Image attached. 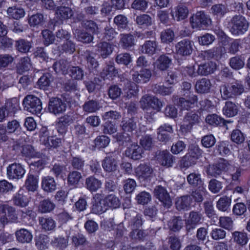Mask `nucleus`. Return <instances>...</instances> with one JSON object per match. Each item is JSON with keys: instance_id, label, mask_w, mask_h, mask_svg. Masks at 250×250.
<instances>
[{"instance_id": "obj_1", "label": "nucleus", "mask_w": 250, "mask_h": 250, "mask_svg": "<svg viewBox=\"0 0 250 250\" xmlns=\"http://www.w3.org/2000/svg\"><path fill=\"white\" fill-rule=\"evenodd\" d=\"M219 90L222 98L226 100L229 99L236 98L244 92L245 88L241 82L237 81L222 84L220 86Z\"/></svg>"}, {"instance_id": "obj_2", "label": "nucleus", "mask_w": 250, "mask_h": 250, "mask_svg": "<svg viewBox=\"0 0 250 250\" xmlns=\"http://www.w3.org/2000/svg\"><path fill=\"white\" fill-rule=\"evenodd\" d=\"M23 109L33 114H39L42 110V104L41 100L33 95H28L22 101Z\"/></svg>"}, {"instance_id": "obj_3", "label": "nucleus", "mask_w": 250, "mask_h": 250, "mask_svg": "<svg viewBox=\"0 0 250 250\" xmlns=\"http://www.w3.org/2000/svg\"><path fill=\"white\" fill-rule=\"evenodd\" d=\"M249 24L245 18L241 15L234 16L229 22L230 31L235 35L244 34L248 29Z\"/></svg>"}, {"instance_id": "obj_4", "label": "nucleus", "mask_w": 250, "mask_h": 250, "mask_svg": "<svg viewBox=\"0 0 250 250\" xmlns=\"http://www.w3.org/2000/svg\"><path fill=\"white\" fill-rule=\"evenodd\" d=\"M140 103L141 108L147 111L152 108L159 111L163 106L162 103L157 97L148 94L141 98Z\"/></svg>"}, {"instance_id": "obj_5", "label": "nucleus", "mask_w": 250, "mask_h": 250, "mask_svg": "<svg viewBox=\"0 0 250 250\" xmlns=\"http://www.w3.org/2000/svg\"><path fill=\"white\" fill-rule=\"evenodd\" d=\"M200 118L193 111L187 112L184 116L181 123L180 129L184 133H187L191 130L193 125L200 122Z\"/></svg>"}, {"instance_id": "obj_6", "label": "nucleus", "mask_w": 250, "mask_h": 250, "mask_svg": "<svg viewBox=\"0 0 250 250\" xmlns=\"http://www.w3.org/2000/svg\"><path fill=\"white\" fill-rule=\"evenodd\" d=\"M190 22L193 28L201 29L208 26L211 20L204 12L199 11L190 17Z\"/></svg>"}, {"instance_id": "obj_7", "label": "nucleus", "mask_w": 250, "mask_h": 250, "mask_svg": "<svg viewBox=\"0 0 250 250\" xmlns=\"http://www.w3.org/2000/svg\"><path fill=\"white\" fill-rule=\"evenodd\" d=\"M231 167V161L223 159L218 164L209 165L207 168V172L208 175L216 177L223 171L229 170Z\"/></svg>"}, {"instance_id": "obj_8", "label": "nucleus", "mask_w": 250, "mask_h": 250, "mask_svg": "<svg viewBox=\"0 0 250 250\" xmlns=\"http://www.w3.org/2000/svg\"><path fill=\"white\" fill-rule=\"evenodd\" d=\"M2 214L0 217V223L5 226L9 222H15L17 219V215L14 208L7 205L1 206Z\"/></svg>"}, {"instance_id": "obj_9", "label": "nucleus", "mask_w": 250, "mask_h": 250, "mask_svg": "<svg viewBox=\"0 0 250 250\" xmlns=\"http://www.w3.org/2000/svg\"><path fill=\"white\" fill-rule=\"evenodd\" d=\"M194 43L188 39H184L178 42L175 45L177 54L181 56H188L193 50Z\"/></svg>"}, {"instance_id": "obj_10", "label": "nucleus", "mask_w": 250, "mask_h": 250, "mask_svg": "<svg viewBox=\"0 0 250 250\" xmlns=\"http://www.w3.org/2000/svg\"><path fill=\"white\" fill-rule=\"evenodd\" d=\"M107 210L105 197L102 193H96L93 197L91 211L95 214H101Z\"/></svg>"}, {"instance_id": "obj_11", "label": "nucleus", "mask_w": 250, "mask_h": 250, "mask_svg": "<svg viewBox=\"0 0 250 250\" xmlns=\"http://www.w3.org/2000/svg\"><path fill=\"white\" fill-rule=\"evenodd\" d=\"M25 173L24 168L19 163H13L7 167V174L10 179H21Z\"/></svg>"}, {"instance_id": "obj_12", "label": "nucleus", "mask_w": 250, "mask_h": 250, "mask_svg": "<svg viewBox=\"0 0 250 250\" xmlns=\"http://www.w3.org/2000/svg\"><path fill=\"white\" fill-rule=\"evenodd\" d=\"M66 107V104L62 99L58 98L50 99L48 106L49 112L54 115L59 114L64 112Z\"/></svg>"}, {"instance_id": "obj_13", "label": "nucleus", "mask_w": 250, "mask_h": 250, "mask_svg": "<svg viewBox=\"0 0 250 250\" xmlns=\"http://www.w3.org/2000/svg\"><path fill=\"white\" fill-rule=\"evenodd\" d=\"M203 220V215L199 211H192L189 214L186 222V228L188 231L195 228L197 225L201 224Z\"/></svg>"}, {"instance_id": "obj_14", "label": "nucleus", "mask_w": 250, "mask_h": 250, "mask_svg": "<svg viewBox=\"0 0 250 250\" xmlns=\"http://www.w3.org/2000/svg\"><path fill=\"white\" fill-rule=\"evenodd\" d=\"M174 100H177V105L181 108V109L188 110L192 107L194 104L197 102V97L193 93H190L189 95L184 98H178L175 97Z\"/></svg>"}, {"instance_id": "obj_15", "label": "nucleus", "mask_w": 250, "mask_h": 250, "mask_svg": "<svg viewBox=\"0 0 250 250\" xmlns=\"http://www.w3.org/2000/svg\"><path fill=\"white\" fill-rule=\"evenodd\" d=\"M130 74L133 81L137 83L147 82L152 75L151 71L148 69H142L139 73L132 69L130 71Z\"/></svg>"}, {"instance_id": "obj_16", "label": "nucleus", "mask_w": 250, "mask_h": 250, "mask_svg": "<svg viewBox=\"0 0 250 250\" xmlns=\"http://www.w3.org/2000/svg\"><path fill=\"white\" fill-rule=\"evenodd\" d=\"M154 196L165 206H169L171 201L166 189L161 186H157L154 190Z\"/></svg>"}, {"instance_id": "obj_17", "label": "nucleus", "mask_w": 250, "mask_h": 250, "mask_svg": "<svg viewBox=\"0 0 250 250\" xmlns=\"http://www.w3.org/2000/svg\"><path fill=\"white\" fill-rule=\"evenodd\" d=\"M156 158L160 165L167 167H171L175 162V157L167 150L160 151Z\"/></svg>"}, {"instance_id": "obj_18", "label": "nucleus", "mask_w": 250, "mask_h": 250, "mask_svg": "<svg viewBox=\"0 0 250 250\" xmlns=\"http://www.w3.org/2000/svg\"><path fill=\"white\" fill-rule=\"evenodd\" d=\"M143 153L142 148L136 143L131 144L125 151V156L134 160L140 159Z\"/></svg>"}, {"instance_id": "obj_19", "label": "nucleus", "mask_w": 250, "mask_h": 250, "mask_svg": "<svg viewBox=\"0 0 250 250\" xmlns=\"http://www.w3.org/2000/svg\"><path fill=\"white\" fill-rule=\"evenodd\" d=\"M73 122L72 117L68 114L64 115L58 119L56 123V127L58 131L61 134L64 133L67 127Z\"/></svg>"}, {"instance_id": "obj_20", "label": "nucleus", "mask_w": 250, "mask_h": 250, "mask_svg": "<svg viewBox=\"0 0 250 250\" xmlns=\"http://www.w3.org/2000/svg\"><path fill=\"white\" fill-rule=\"evenodd\" d=\"M135 172L140 179L146 180L151 176L153 169L149 164L144 163L139 165L135 168Z\"/></svg>"}, {"instance_id": "obj_21", "label": "nucleus", "mask_w": 250, "mask_h": 250, "mask_svg": "<svg viewBox=\"0 0 250 250\" xmlns=\"http://www.w3.org/2000/svg\"><path fill=\"white\" fill-rule=\"evenodd\" d=\"M41 186L42 189L46 192H53L57 188V184L54 178L50 176L42 178Z\"/></svg>"}, {"instance_id": "obj_22", "label": "nucleus", "mask_w": 250, "mask_h": 250, "mask_svg": "<svg viewBox=\"0 0 250 250\" xmlns=\"http://www.w3.org/2000/svg\"><path fill=\"white\" fill-rule=\"evenodd\" d=\"M216 68V63L210 61L199 65L197 73L200 75L206 76L213 73Z\"/></svg>"}, {"instance_id": "obj_23", "label": "nucleus", "mask_w": 250, "mask_h": 250, "mask_svg": "<svg viewBox=\"0 0 250 250\" xmlns=\"http://www.w3.org/2000/svg\"><path fill=\"white\" fill-rule=\"evenodd\" d=\"M120 43L125 49H128L135 45L134 36L131 34H121L120 35Z\"/></svg>"}, {"instance_id": "obj_24", "label": "nucleus", "mask_w": 250, "mask_h": 250, "mask_svg": "<svg viewBox=\"0 0 250 250\" xmlns=\"http://www.w3.org/2000/svg\"><path fill=\"white\" fill-rule=\"evenodd\" d=\"M85 187L90 192H96L101 188L102 183L101 180L93 176H90L85 179Z\"/></svg>"}, {"instance_id": "obj_25", "label": "nucleus", "mask_w": 250, "mask_h": 250, "mask_svg": "<svg viewBox=\"0 0 250 250\" xmlns=\"http://www.w3.org/2000/svg\"><path fill=\"white\" fill-rule=\"evenodd\" d=\"M100 55L104 59L110 55L113 50V45L106 42H101L96 45Z\"/></svg>"}, {"instance_id": "obj_26", "label": "nucleus", "mask_w": 250, "mask_h": 250, "mask_svg": "<svg viewBox=\"0 0 250 250\" xmlns=\"http://www.w3.org/2000/svg\"><path fill=\"white\" fill-rule=\"evenodd\" d=\"M102 167L107 172H114L118 167L117 161L112 157H106L102 162Z\"/></svg>"}, {"instance_id": "obj_27", "label": "nucleus", "mask_w": 250, "mask_h": 250, "mask_svg": "<svg viewBox=\"0 0 250 250\" xmlns=\"http://www.w3.org/2000/svg\"><path fill=\"white\" fill-rule=\"evenodd\" d=\"M172 59L166 54L160 55L155 62L157 68L161 71L167 70L171 64Z\"/></svg>"}, {"instance_id": "obj_28", "label": "nucleus", "mask_w": 250, "mask_h": 250, "mask_svg": "<svg viewBox=\"0 0 250 250\" xmlns=\"http://www.w3.org/2000/svg\"><path fill=\"white\" fill-rule=\"evenodd\" d=\"M211 84L210 80L202 78L198 80L195 85L196 91L199 93H208L210 91Z\"/></svg>"}, {"instance_id": "obj_29", "label": "nucleus", "mask_w": 250, "mask_h": 250, "mask_svg": "<svg viewBox=\"0 0 250 250\" xmlns=\"http://www.w3.org/2000/svg\"><path fill=\"white\" fill-rule=\"evenodd\" d=\"M17 240L20 243H30L33 238L31 232L26 229H21L16 232Z\"/></svg>"}, {"instance_id": "obj_30", "label": "nucleus", "mask_w": 250, "mask_h": 250, "mask_svg": "<svg viewBox=\"0 0 250 250\" xmlns=\"http://www.w3.org/2000/svg\"><path fill=\"white\" fill-rule=\"evenodd\" d=\"M191 203V198L189 196L185 195L177 198L175 205L179 210H188Z\"/></svg>"}, {"instance_id": "obj_31", "label": "nucleus", "mask_w": 250, "mask_h": 250, "mask_svg": "<svg viewBox=\"0 0 250 250\" xmlns=\"http://www.w3.org/2000/svg\"><path fill=\"white\" fill-rule=\"evenodd\" d=\"M120 126L123 131L126 132H132L137 128V123L133 118L123 119Z\"/></svg>"}, {"instance_id": "obj_32", "label": "nucleus", "mask_w": 250, "mask_h": 250, "mask_svg": "<svg viewBox=\"0 0 250 250\" xmlns=\"http://www.w3.org/2000/svg\"><path fill=\"white\" fill-rule=\"evenodd\" d=\"M174 11L172 12V16L175 14V18L177 21H180L186 19L188 14V10L187 7L182 4L178 5L175 8Z\"/></svg>"}, {"instance_id": "obj_33", "label": "nucleus", "mask_w": 250, "mask_h": 250, "mask_svg": "<svg viewBox=\"0 0 250 250\" xmlns=\"http://www.w3.org/2000/svg\"><path fill=\"white\" fill-rule=\"evenodd\" d=\"M69 62L66 60L62 59L56 62L53 67L57 73L65 74L67 73Z\"/></svg>"}, {"instance_id": "obj_34", "label": "nucleus", "mask_w": 250, "mask_h": 250, "mask_svg": "<svg viewBox=\"0 0 250 250\" xmlns=\"http://www.w3.org/2000/svg\"><path fill=\"white\" fill-rule=\"evenodd\" d=\"M7 14L9 17L15 19L19 20L23 18L25 15L24 10L18 6L9 7L7 10Z\"/></svg>"}, {"instance_id": "obj_35", "label": "nucleus", "mask_w": 250, "mask_h": 250, "mask_svg": "<svg viewBox=\"0 0 250 250\" xmlns=\"http://www.w3.org/2000/svg\"><path fill=\"white\" fill-rule=\"evenodd\" d=\"M2 106L9 115L14 114L18 110L19 103L16 98H13L6 100Z\"/></svg>"}, {"instance_id": "obj_36", "label": "nucleus", "mask_w": 250, "mask_h": 250, "mask_svg": "<svg viewBox=\"0 0 250 250\" xmlns=\"http://www.w3.org/2000/svg\"><path fill=\"white\" fill-rule=\"evenodd\" d=\"M206 122L213 126H223L226 125L227 123H230L229 121H225L216 114H210L206 118Z\"/></svg>"}, {"instance_id": "obj_37", "label": "nucleus", "mask_w": 250, "mask_h": 250, "mask_svg": "<svg viewBox=\"0 0 250 250\" xmlns=\"http://www.w3.org/2000/svg\"><path fill=\"white\" fill-rule=\"evenodd\" d=\"M38 177L32 174H28L25 182L26 188L29 190L34 191L38 187Z\"/></svg>"}, {"instance_id": "obj_38", "label": "nucleus", "mask_w": 250, "mask_h": 250, "mask_svg": "<svg viewBox=\"0 0 250 250\" xmlns=\"http://www.w3.org/2000/svg\"><path fill=\"white\" fill-rule=\"evenodd\" d=\"M55 208V204L50 199H46L41 201L39 205V211L42 213H48Z\"/></svg>"}, {"instance_id": "obj_39", "label": "nucleus", "mask_w": 250, "mask_h": 250, "mask_svg": "<svg viewBox=\"0 0 250 250\" xmlns=\"http://www.w3.org/2000/svg\"><path fill=\"white\" fill-rule=\"evenodd\" d=\"M238 110L237 106L235 103L230 101L226 102L223 109L224 114L229 117L235 116L237 114Z\"/></svg>"}, {"instance_id": "obj_40", "label": "nucleus", "mask_w": 250, "mask_h": 250, "mask_svg": "<svg viewBox=\"0 0 250 250\" xmlns=\"http://www.w3.org/2000/svg\"><path fill=\"white\" fill-rule=\"evenodd\" d=\"M39 221L42 229L45 231L53 230L56 227L55 222L51 217H40Z\"/></svg>"}, {"instance_id": "obj_41", "label": "nucleus", "mask_w": 250, "mask_h": 250, "mask_svg": "<svg viewBox=\"0 0 250 250\" xmlns=\"http://www.w3.org/2000/svg\"><path fill=\"white\" fill-rule=\"evenodd\" d=\"M107 209L108 208L116 209L120 207L121 201L118 197L113 194H110L105 196Z\"/></svg>"}, {"instance_id": "obj_42", "label": "nucleus", "mask_w": 250, "mask_h": 250, "mask_svg": "<svg viewBox=\"0 0 250 250\" xmlns=\"http://www.w3.org/2000/svg\"><path fill=\"white\" fill-rule=\"evenodd\" d=\"M83 57L87 61L88 67L89 68L96 69L99 66L98 62L94 57V53L89 50L83 52Z\"/></svg>"}, {"instance_id": "obj_43", "label": "nucleus", "mask_w": 250, "mask_h": 250, "mask_svg": "<svg viewBox=\"0 0 250 250\" xmlns=\"http://www.w3.org/2000/svg\"><path fill=\"white\" fill-rule=\"evenodd\" d=\"M66 167L59 164H55L50 168V172L56 177L64 179L65 176Z\"/></svg>"}, {"instance_id": "obj_44", "label": "nucleus", "mask_w": 250, "mask_h": 250, "mask_svg": "<svg viewBox=\"0 0 250 250\" xmlns=\"http://www.w3.org/2000/svg\"><path fill=\"white\" fill-rule=\"evenodd\" d=\"M157 43L155 41H148L142 45L141 51L143 53L151 55L155 53Z\"/></svg>"}, {"instance_id": "obj_45", "label": "nucleus", "mask_w": 250, "mask_h": 250, "mask_svg": "<svg viewBox=\"0 0 250 250\" xmlns=\"http://www.w3.org/2000/svg\"><path fill=\"white\" fill-rule=\"evenodd\" d=\"M56 13L59 19L62 20L70 19L73 15L72 10L66 6L58 7Z\"/></svg>"}, {"instance_id": "obj_46", "label": "nucleus", "mask_w": 250, "mask_h": 250, "mask_svg": "<svg viewBox=\"0 0 250 250\" xmlns=\"http://www.w3.org/2000/svg\"><path fill=\"white\" fill-rule=\"evenodd\" d=\"M74 35L78 41L83 43H89L93 40V36L84 31L76 29Z\"/></svg>"}, {"instance_id": "obj_47", "label": "nucleus", "mask_w": 250, "mask_h": 250, "mask_svg": "<svg viewBox=\"0 0 250 250\" xmlns=\"http://www.w3.org/2000/svg\"><path fill=\"white\" fill-rule=\"evenodd\" d=\"M135 21L141 27H146L152 24V18L147 14H141L137 16Z\"/></svg>"}, {"instance_id": "obj_48", "label": "nucleus", "mask_w": 250, "mask_h": 250, "mask_svg": "<svg viewBox=\"0 0 250 250\" xmlns=\"http://www.w3.org/2000/svg\"><path fill=\"white\" fill-rule=\"evenodd\" d=\"M187 181L189 185L194 187H203V182L199 173H191L187 177Z\"/></svg>"}, {"instance_id": "obj_49", "label": "nucleus", "mask_w": 250, "mask_h": 250, "mask_svg": "<svg viewBox=\"0 0 250 250\" xmlns=\"http://www.w3.org/2000/svg\"><path fill=\"white\" fill-rule=\"evenodd\" d=\"M207 191L203 187H198L194 191H193L191 194L192 198L197 203H201L204 200L206 196Z\"/></svg>"}, {"instance_id": "obj_50", "label": "nucleus", "mask_w": 250, "mask_h": 250, "mask_svg": "<svg viewBox=\"0 0 250 250\" xmlns=\"http://www.w3.org/2000/svg\"><path fill=\"white\" fill-rule=\"evenodd\" d=\"M152 90L155 93L159 94L162 96H166L172 93L173 88L172 86L167 87L164 85L155 84L152 86Z\"/></svg>"}, {"instance_id": "obj_51", "label": "nucleus", "mask_w": 250, "mask_h": 250, "mask_svg": "<svg viewBox=\"0 0 250 250\" xmlns=\"http://www.w3.org/2000/svg\"><path fill=\"white\" fill-rule=\"evenodd\" d=\"M100 108L99 104L96 100H90L84 103L83 105V111L87 113H93Z\"/></svg>"}, {"instance_id": "obj_52", "label": "nucleus", "mask_w": 250, "mask_h": 250, "mask_svg": "<svg viewBox=\"0 0 250 250\" xmlns=\"http://www.w3.org/2000/svg\"><path fill=\"white\" fill-rule=\"evenodd\" d=\"M17 49L21 53H27L31 48L32 43L24 39H21L16 42Z\"/></svg>"}, {"instance_id": "obj_53", "label": "nucleus", "mask_w": 250, "mask_h": 250, "mask_svg": "<svg viewBox=\"0 0 250 250\" xmlns=\"http://www.w3.org/2000/svg\"><path fill=\"white\" fill-rule=\"evenodd\" d=\"M232 235L233 241L241 246L245 245L248 242V239L246 233L236 231L232 233Z\"/></svg>"}, {"instance_id": "obj_54", "label": "nucleus", "mask_w": 250, "mask_h": 250, "mask_svg": "<svg viewBox=\"0 0 250 250\" xmlns=\"http://www.w3.org/2000/svg\"><path fill=\"white\" fill-rule=\"evenodd\" d=\"M140 144L145 150H150L154 146V142L151 135H146L142 137Z\"/></svg>"}, {"instance_id": "obj_55", "label": "nucleus", "mask_w": 250, "mask_h": 250, "mask_svg": "<svg viewBox=\"0 0 250 250\" xmlns=\"http://www.w3.org/2000/svg\"><path fill=\"white\" fill-rule=\"evenodd\" d=\"M231 199L230 198L227 196H223L220 198L217 201L216 207L217 208L222 211H227L228 209L229 208Z\"/></svg>"}, {"instance_id": "obj_56", "label": "nucleus", "mask_w": 250, "mask_h": 250, "mask_svg": "<svg viewBox=\"0 0 250 250\" xmlns=\"http://www.w3.org/2000/svg\"><path fill=\"white\" fill-rule=\"evenodd\" d=\"M13 201L15 205L22 208L27 206L29 202L28 198L21 193V191L15 196Z\"/></svg>"}, {"instance_id": "obj_57", "label": "nucleus", "mask_w": 250, "mask_h": 250, "mask_svg": "<svg viewBox=\"0 0 250 250\" xmlns=\"http://www.w3.org/2000/svg\"><path fill=\"white\" fill-rule=\"evenodd\" d=\"M168 225L170 230L178 231L183 227V220L180 217H174L168 222Z\"/></svg>"}, {"instance_id": "obj_58", "label": "nucleus", "mask_w": 250, "mask_h": 250, "mask_svg": "<svg viewBox=\"0 0 250 250\" xmlns=\"http://www.w3.org/2000/svg\"><path fill=\"white\" fill-rule=\"evenodd\" d=\"M70 76L72 78L80 80H82L84 76V71L82 68L79 66H72L70 68Z\"/></svg>"}, {"instance_id": "obj_59", "label": "nucleus", "mask_w": 250, "mask_h": 250, "mask_svg": "<svg viewBox=\"0 0 250 250\" xmlns=\"http://www.w3.org/2000/svg\"><path fill=\"white\" fill-rule=\"evenodd\" d=\"M238 158L242 167L246 169L250 168V154L245 151H241L239 152Z\"/></svg>"}, {"instance_id": "obj_60", "label": "nucleus", "mask_w": 250, "mask_h": 250, "mask_svg": "<svg viewBox=\"0 0 250 250\" xmlns=\"http://www.w3.org/2000/svg\"><path fill=\"white\" fill-rule=\"evenodd\" d=\"M82 178L81 173L77 171L70 172L67 176V181L69 185L76 186L78 184Z\"/></svg>"}, {"instance_id": "obj_61", "label": "nucleus", "mask_w": 250, "mask_h": 250, "mask_svg": "<svg viewBox=\"0 0 250 250\" xmlns=\"http://www.w3.org/2000/svg\"><path fill=\"white\" fill-rule=\"evenodd\" d=\"M131 214L133 215V218L129 223V225L131 229H138L140 228L143 224L141 215L137 214L134 210L131 211Z\"/></svg>"}, {"instance_id": "obj_62", "label": "nucleus", "mask_w": 250, "mask_h": 250, "mask_svg": "<svg viewBox=\"0 0 250 250\" xmlns=\"http://www.w3.org/2000/svg\"><path fill=\"white\" fill-rule=\"evenodd\" d=\"M36 246L39 250H44L48 247V238L45 235H40L36 239Z\"/></svg>"}, {"instance_id": "obj_63", "label": "nucleus", "mask_w": 250, "mask_h": 250, "mask_svg": "<svg viewBox=\"0 0 250 250\" xmlns=\"http://www.w3.org/2000/svg\"><path fill=\"white\" fill-rule=\"evenodd\" d=\"M61 51L62 52L71 54L73 53L76 50V44L72 41L68 39L61 45Z\"/></svg>"}, {"instance_id": "obj_64", "label": "nucleus", "mask_w": 250, "mask_h": 250, "mask_svg": "<svg viewBox=\"0 0 250 250\" xmlns=\"http://www.w3.org/2000/svg\"><path fill=\"white\" fill-rule=\"evenodd\" d=\"M229 143L227 141H222L219 142L216 146L217 151L221 155H229L231 152L229 149Z\"/></svg>"}]
</instances>
